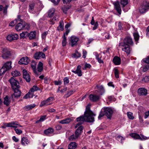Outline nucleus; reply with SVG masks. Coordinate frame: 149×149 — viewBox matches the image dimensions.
<instances>
[{"instance_id": "f257e3e1", "label": "nucleus", "mask_w": 149, "mask_h": 149, "mask_svg": "<svg viewBox=\"0 0 149 149\" xmlns=\"http://www.w3.org/2000/svg\"><path fill=\"white\" fill-rule=\"evenodd\" d=\"M90 106L89 104L86 106L84 116L77 118L76 119L77 122H81L83 123L84 121L92 123L94 121V116H95V114L90 109Z\"/></svg>"}, {"instance_id": "f03ea898", "label": "nucleus", "mask_w": 149, "mask_h": 149, "mask_svg": "<svg viewBox=\"0 0 149 149\" xmlns=\"http://www.w3.org/2000/svg\"><path fill=\"white\" fill-rule=\"evenodd\" d=\"M112 109L109 107H104L103 108L98 117V119H100L101 117L105 115L108 118H110L113 113Z\"/></svg>"}, {"instance_id": "7ed1b4c3", "label": "nucleus", "mask_w": 149, "mask_h": 149, "mask_svg": "<svg viewBox=\"0 0 149 149\" xmlns=\"http://www.w3.org/2000/svg\"><path fill=\"white\" fill-rule=\"evenodd\" d=\"M39 90H40V89L37 86H34L30 90L29 92L24 97V98L27 99L32 98L35 96V95H34V92Z\"/></svg>"}, {"instance_id": "20e7f679", "label": "nucleus", "mask_w": 149, "mask_h": 149, "mask_svg": "<svg viewBox=\"0 0 149 149\" xmlns=\"http://www.w3.org/2000/svg\"><path fill=\"white\" fill-rule=\"evenodd\" d=\"M11 61L7 62L5 64L0 70V76L4 74L7 70L10 69L12 68Z\"/></svg>"}, {"instance_id": "39448f33", "label": "nucleus", "mask_w": 149, "mask_h": 149, "mask_svg": "<svg viewBox=\"0 0 149 149\" xmlns=\"http://www.w3.org/2000/svg\"><path fill=\"white\" fill-rule=\"evenodd\" d=\"M130 135L132 138L140 140L141 141L146 140L148 139V137L145 136L142 134L140 136L136 133H132L130 134Z\"/></svg>"}, {"instance_id": "423d86ee", "label": "nucleus", "mask_w": 149, "mask_h": 149, "mask_svg": "<svg viewBox=\"0 0 149 149\" xmlns=\"http://www.w3.org/2000/svg\"><path fill=\"white\" fill-rule=\"evenodd\" d=\"M149 9V3L144 2L139 8V11L140 13H144L148 11Z\"/></svg>"}, {"instance_id": "0eeeda50", "label": "nucleus", "mask_w": 149, "mask_h": 149, "mask_svg": "<svg viewBox=\"0 0 149 149\" xmlns=\"http://www.w3.org/2000/svg\"><path fill=\"white\" fill-rule=\"evenodd\" d=\"M69 40L70 44L71 45L72 47H73L77 45L79 39L75 36H72L70 37Z\"/></svg>"}, {"instance_id": "6e6552de", "label": "nucleus", "mask_w": 149, "mask_h": 149, "mask_svg": "<svg viewBox=\"0 0 149 149\" xmlns=\"http://www.w3.org/2000/svg\"><path fill=\"white\" fill-rule=\"evenodd\" d=\"M12 86L13 89L15 88H19V85L18 82L13 78L12 77L9 80Z\"/></svg>"}, {"instance_id": "1a4fd4ad", "label": "nucleus", "mask_w": 149, "mask_h": 149, "mask_svg": "<svg viewBox=\"0 0 149 149\" xmlns=\"http://www.w3.org/2000/svg\"><path fill=\"white\" fill-rule=\"evenodd\" d=\"M119 46L121 47L122 50L125 52L127 54H129L130 52V47L129 45L127 44H124V43H120Z\"/></svg>"}, {"instance_id": "9d476101", "label": "nucleus", "mask_w": 149, "mask_h": 149, "mask_svg": "<svg viewBox=\"0 0 149 149\" xmlns=\"http://www.w3.org/2000/svg\"><path fill=\"white\" fill-rule=\"evenodd\" d=\"M2 57L3 59L7 58L10 55V51L9 49L4 48L2 49Z\"/></svg>"}, {"instance_id": "9b49d317", "label": "nucleus", "mask_w": 149, "mask_h": 149, "mask_svg": "<svg viewBox=\"0 0 149 149\" xmlns=\"http://www.w3.org/2000/svg\"><path fill=\"white\" fill-rule=\"evenodd\" d=\"M18 35L16 33H12L8 35L6 39L10 41H11L14 40H16L18 38Z\"/></svg>"}, {"instance_id": "f8f14e48", "label": "nucleus", "mask_w": 149, "mask_h": 149, "mask_svg": "<svg viewBox=\"0 0 149 149\" xmlns=\"http://www.w3.org/2000/svg\"><path fill=\"white\" fill-rule=\"evenodd\" d=\"M30 62V60L27 57H23L20 59L18 63L21 65H27Z\"/></svg>"}, {"instance_id": "ddd939ff", "label": "nucleus", "mask_w": 149, "mask_h": 149, "mask_svg": "<svg viewBox=\"0 0 149 149\" xmlns=\"http://www.w3.org/2000/svg\"><path fill=\"white\" fill-rule=\"evenodd\" d=\"M23 77L25 79L27 82H29L31 80V78L30 75L27 72L26 70L24 69L23 70Z\"/></svg>"}, {"instance_id": "4468645a", "label": "nucleus", "mask_w": 149, "mask_h": 149, "mask_svg": "<svg viewBox=\"0 0 149 149\" xmlns=\"http://www.w3.org/2000/svg\"><path fill=\"white\" fill-rule=\"evenodd\" d=\"M100 96L95 94H91L89 96V98L91 100L95 102L98 101L100 98Z\"/></svg>"}, {"instance_id": "2eb2a0df", "label": "nucleus", "mask_w": 149, "mask_h": 149, "mask_svg": "<svg viewBox=\"0 0 149 149\" xmlns=\"http://www.w3.org/2000/svg\"><path fill=\"white\" fill-rule=\"evenodd\" d=\"M19 88H15V89H13L14 93L12 95V97L13 98L14 97H19L21 95V92L20 91L19 89Z\"/></svg>"}, {"instance_id": "dca6fc26", "label": "nucleus", "mask_w": 149, "mask_h": 149, "mask_svg": "<svg viewBox=\"0 0 149 149\" xmlns=\"http://www.w3.org/2000/svg\"><path fill=\"white\" fill-rule=\"evenodd\" d=\"M113 4L114 5V8L117 10V12L120 14L121 12V10L119 1H117L114 2H113Z\"/></svg>"}, {"instance_id": "f3484780", "label": "nucleus", "mask_w": 149, "mask_h": 149, "mask_svg": "<svg viewBox=\"0 0 149 149\" xmlns=\"http://www.w3.org/2000/svg\"><path fill=\"white\" fill-rule=\"evenodd\" d=\"M17 122H12L10 123H7L6 124L5 126L7 127H11L16 128L18 127H21L17 123Z\"/></svg>"}, {"instance_id": "a211bd4d", "label": "nucleus", "mask_w": 149, "mask_h": 149, "mask_svg": "<svg viewBox=\"0 0 149 149\" xmlns=\"http://www.w3.org/2000/svg\"><path fill=\"white\" fill-rule=\"evenodd\" d=\"M45 54L42 52H38L36 53L34 55V58L36 59H39L41 58H45Z\"/></svg>"}, {"instance_id": "6ab92c4d", "label": "nucleus", "mask_w": 149, "mask_h": 149, "mask_svg": "<svg viewBox=\"0 0 149 149\" xmlns=\"http://www.w3.org/2000/svg\"><path fill=\"white\" fill-rule=\"evenodd\" d=\"M25 26V23L22 22L18 23L16 26L15 29L17 31H19L24 29Z\"/></svg>"}, {"instance_id": "aec40b11", "label": "nucleus", "mask_w": 149, "mask_h": 149, "mask_svg": "<svg viewBox=\"0 0 149 149\" xmlns=\"http://www.w3.org/2000/svg\"><path fill=\"white\" fill-rule=\"evenodd\" d=\"M138 93L140 95H146L147 94V91L144 88H141L139 89Z\"/></svg>"}, {"instance_id": "412c9836", "label": "nucleus", "mask_w": 149, "mask_h": 149, "mask_svg": "<svg viewBox=\"0 0 149 149\" xmlns=\"http://www.w3.org/2000/svg\"><path fill=\"white\" fill-rule=\"evenodd\" d=\"M30 142L26 137H24L22 138L21 143L23 146H26L29 144Z\"/></svg>"}, {"instance_id": "4be33fe9", "label": "nucleus", "mask_w": 149, "mask_h": 149, "mask_svg": "<svg viewBox=\"0 0 149 149\" xmlns=\"http://www.w3.org/2000/svg\"><path fill=\"white\" fill-rule=\"evenodd\" d=\"M121 43H124V44L132 45L133 44V42L132 38L130 37H127L125 38L123 42Z\"/></svg>"}, {"instance_id": "5701e85b", "label": "nucleus", "mask_w": 149, "mask_h": 149, "mask_svg": "<svg viewBox=\"0 0 149 149\" xmlns=\"http://www.w3.org/2000/svg\"><path fill=\"white\" fill-rule=\"evenodd\" d=\"M84 127L82 126H79L75 132V134L78 137H79L81 135L82 132V130Z\"/></svg>"}, {"instance_id": "b1692460", "label": "nucleus", "mask_w": 149, "mask_h": 149, "mask_svg": "<svg viewBox=\"0 0 149 149\" xmlns=\"http://www.w3.org/2000/svg\"><path fill=\"white\" fill-rule=\"evenodd\" d=\"M36 64L35 62L33 61L31 62V67L34 72L37 76L39 74L37 71L36 68Z\"/></svg>"}, {"instance_id": "393cba45", "label": "nucleus", "mask_w": 149, "mask_h": 149, "mask_svg": "<svg viewBox=\"0 0 149 149\" xmlns=\"http://www.w3.org/2000/svg\"><path fill=\"white\" fill-rule=\"evenodd\" d=\"M81 69V66L80 65H78L77 67L76 70H72V71L75 74H77L78 76H81L82 75V73Z\"/></svg>"}, {"instance_id": "a878e982", "label": "nucleus", "mask_w": 149, "mask_h": 149, "mask_svg": "<svg viewBox=\"0 0 149 149\" xmlns=\"http://www.w3.org/2000/svg\"><path fill=\"white\" fill-rule=\"evenodd\" d=\"M36 32L35 31H31L29 33H28V37L29 39L32 40L36 38Z\"/></svg>"}, {"instance_id": "bb28decb", "label": "nucleus", "mask_w": 149, "mask_h": 149, "mask_svg": "<svg viewBox=\"0 0 149 149\" xmlns=\"http://www.w3.org/2000/svg\"><path fill=\"white\" fill-rule=\"evenodd\" d=\"M113 62L116 65H120L121 63L120 58L117 56H115L113 58Z\"/></svg>"}, {"instance_id": "cd10ccee", "label": "nucleus", "mask_w": 149, "mask_h": 149, "mask_svg": "<svg viewBox=\"0 0 149 149\" xmlns=\"http://www.w3.org/2000/svg\"><path fill=\"white\" fill-rule=\"evenodd\" d=\"M59 26L57 27V30L58 31H62L64 29V23L63 20H61L59 23Z\"/></svg>"}, {"instance_id": "c85d7f7f", "label": "nucleus", "mask_w": 149, "mask_h": 149, "mask_svg": "<svg viewBox=\"0 0 149 149\" xmlns=\"http://www.w3.org/2000/svg\"><path fill=\"white\" fill-rule=\"evenodd\" d=\"M54 129L50 127L45 130L44 133L45 135H49L52 134L54 132Z\"/></svg>"}, {"instance_id": "c756f323", "label": "nucleus", "mask_w": 149, "mask_h": 149, "mask_svg": "<svg viewBox=\"0 0 149 149\" xmlns=\"http://www.w3.org/2000/svg\"><path fill=\"white\" fill-rule=\"evenodd\" d=\"M35 106L36 105L35 104L28 105L25 106L24 107V109L25 110L28 111L32 109L35 107Z\"/></svg>"}, {"instance_id": "7c9ffc66", "label": "nucleus", "mask_w": 149, "mask_h": 149, "mask_svg": "<svg viewBox=\"0 0 149 149\" xmlns=\"http://www.w3.org/2000/svg\"><path fill=\"white\" fill-rule=\"evenodd\" d=\"M72 121V119L70 118H68L66 119L61 120L59 122L60 123L62 124H68L70 123Z\"/></svg>"}, {"instance_id": "2f4dec72", "label": "nucleus", "mask_w": 149, "mask_h": 149, "mask_svg": "<svg viewBox=\"0 0 149 149\" xmlns=\"http://www.w3.org/2000/svg\"><path fill=\"white\" fill-rule=\"evenodd\" d=\"M43 64L41 62H39L38 63L37 67V72H40L43 70Z\"/></svg>"}, {"instance_id": "473e14b6", "label": "nucleus", "mask_w": 149, "mask_h": 149, "mask_svg": "<svg viewBox=\"0 0 149 149\" xmlns=\"http://www.w3.org/2000/svg\"><path fill=\"white\" fill-rule=\"evenodd\" d=\"M35 5V3H30L29 4V11L30 12H31L33 10Z\"/></svg>"}, {"instance_id": "72a5a7b5", "label": "nucleus", "mask_w": 149, "mask_h": 149, "mask_svg": "<svg viewBox=\"0 0 149 149\" xmlns=\"http://www.w3.org/2000/svg\"><path fill=\"white\" fill-rule=\"evenodd\" d=\"M96 58L100 63H103V61L101 59V54L96 53L95 54Z\"/></svg>"}, {"instance_id": "f704fd0d", "label": "nucleus", "mask_w": 149, "mask_h": 149, "mask_svg": "<svg viewBox=\"0 0 149 149\" xmlns=\"http://www.w3.org/2000/svg\"><path fill=\"white\" fill-rule=\"evenodd\" d=\"M47 116L45 115L44 116H41L40 119L36 121V123H38L40 122H42L44 121L47 119Z\"/></svg>"}, {"instance_id": "c9c22d12", "label": "nucleus", "mask_w": 149, "mask_h": 149, "mask_svg": "<svg viewBox=\"0 0 149 149\" xmlns=\"http://www.w3.org/2000/svg\"><path fill=\"white\" fill-rule=\"evenodd\" d=\"M77 145L75 142H72L68 145V148L71 149H74L77 147Z\"/></svg>"}, {"instance_id": "e433bc0d", "label": "nucleus", "mask_w": 149, "mask_h": 149, "mask_svg": "<svg viewBox=\"0 0 149 149\" xmlns=\"http://www.w3.org/2000/svg\"><path fill=\"white\" fill-rule=\"evenodd\" d=\"M11 74L14 77L19 76L21 74L19 72L16 70L13 71L11 72Z\"/></svg>"}, {"instance_id": "4c0bfd02", "label": "nucleus", "mask_w": 149, "mask_h": 149, "mask_svg": "<svg viewBox=\"0 0 149 149\" xmlns=\"http://www.w3.org/2000/svg\"><path fill=\"white\" fill-rule=\"evenodd\" d=\"M55 12V9L54 8L50 9L48 11V15L49 17L53 16Z\"/></svg>"}, {"instance_id": "58836bf2", "label": "nucleus", "mask_w": 149, "mask_h": 149, "mask_svg": "<svg viewBox=\"0 0 149 149\" xmlns=\"http://www.w3.org/2000/svg\"><path fill=\"white\" fill-rule=\"evenodd\" d=\"M62 38L63 39L62 41V46L64 47L66 45L67 43L66 38L65 36V35L63 36Z\"/></svg>"}, {"instance_id": "ea45409f", "label": "nucleus", "mask_w": 149, "mask_h": 149, "mask_svg": "<svg viewBox=\"0 0 149 149\" xmlns=\"http://www.w3.org/2000/svg\"><path fill=\"white\" fill-rule=\"evenodd\" d=\"M49 102L47 100L42 101L40 104V107H42L44 105H48L50 104L49 103Z\"/></svg>"}, {"instance_id": "a19ab883", "label": "nucleus", "mask_w": 149, "mask_h": 149, "mask_svg": "<svg viewBox=\"0 0 149 149\" xmlns=\"http://www.w3.org/2000/svg\"><path fill=\"white\" fill-rule=\"evenodd\" d=\"M28 36V33L27 32H23L20 34L21 38H25L26 36Z\"/></svg>"}, {"instance_id": "79ce46f5", "label": "nucleus", "mask_w": 149, "mask_h": 149, "mask_svg": "<svg viewBox=\"0 0 149 149\" xmlns=\"http://www.w3.org/2000/svg\"><path fill=\"white\" fill-rule=\"evenodd\" d=\"M10 103V101L9 100V99L7 96H6L4 98V101L3 103L4 104H5L7 106H8L9 105Z\"/></svg>"}, {"instance_id": "37998d69", "label": "nucleus", "mask_w": 149, "mask_h": 149, "mask_svg": "<svg viewBox=\"0 0 149 149\" xmlns=\"http://www.w3.org/2000/svg\"><path fill=\"white\" fill-rule=\"evenodd\" d=\"M78 137L75 134V135L73 134L70 136L69 138V139L71 141H74L76 139H77Z\"/></svg>"}, {"instance_id": "c03bdc74", "label": "nucleus", "mask_w": 149, "mask_h": 149, "mask_svg": "<svg viewBox=\"0 0 149 149\" xmlns=\"http://www.w3.org/2000/svg\"><path fill=\"white\" fill-rule=\"evenodd\" d=\"M128 3V0H121L120 3L123 7H125Z\"/></svg>"}, {"instance_id": "a18cd8bd", "label": "nucleus", "mask_w": 149, "mask_h": 149, "mask_svg": "<svg viewBox=\"0 0 149 149\" xmlns=\"http://www.w3.org/2000/svg\"><path fill=\"white\" fill-rule=\"evenodd\" d=\"M73 56L74 57L76 58L80 57L81 54L78 51H76L75 53L73 54Z\"/></svg>"}, {"instance_id": "49530a36", "label": "nucleus", "mask_w": 149, "mask_h": 149, "mask_svg": "<svg viewBox=\"0 0 149 149\" xmlns=\"http://www.w3.org/2000/svg\"><path fill=\"white\" fill-rule=\"evenodd\" d=\"M133 36L135 41H137L138 40L139 38V36L138 33L135 32L134 33Z\"/></svg>"}, {"instance_id": "de8ad7c7", "label": "nucleus", "mask_w": 149, "mask_h": 149, "mask_svg": "<svg viewBox=\"0 0 149 149\" xmlns=\"http://www.w3.org/2000/svg\"><path fill=\"white\" fill-rule=\"evenodd\" d=\"M75 92V91L74 90L70 91L68 92L65 95V96H66V97H69L71 95L73 94Z\"/></svg>"}, {"instance_id": "09e8293b", "label": "nucleus", "mask_w": 149, "mask_h": 149, "mask_svg": "<svg viewBox=\"0 0 149 149\" xmlns=\"http://www.w3.org/2000/svg\"><path fill=\"white\" fill-rule=\"evenodd\" d=\"M116 139L118 140H120L121 143H123V140H125V139L121 136H118L116 137Z\"/></svg>"}, {"instance_id": "8fccbe9b", "label": "nucleus", "mask_w": 149, "mask_h": 149, "mask_svg": "<svg viewBox=\"0 0 149 149\" xmlns=\"http://www.w3.org/2000/svg\"><path fill=\"white\" fill-rule=\"evenodd\" d=\"M127 115L128 118L131 119H133L134 118V117L133 116V113H132L130 112H129L127 113Z\"/></svg>"}, {"instance_id": "3c124183", "label": "nucleus", "mask_w": 149, "mask_h": 149, "mask_svg": "<svg viewBox=\"0 0 149 149\" xmlns=\"http://www.w3.org/2000/svg\"><path fill=\"white\" fill-rule=\"evenodd\" d=\"M114 74L116 78H118L119 76L118 74V70L116 68H114Z\"/></svg>"}, {"instance_id": "603ef678", "label": "nucleus", "mask_w": 149, "mask_h": 149, "mask_svg": "<svg viewBox=\"0 0 149 149\" xmlns=\"http://www.w3.org/2000/svg\"><path fill=\"white\" fill-rule=\"evenodd\" d=\"M69 9V8H68L65 6H64L62 8V9L63 12L65 14L67 13V12Z\"/></svg>"}, {"instance_id": "864d4df0", "label": "nucleus", "mask_w": 149, "mask_h": 149, "mask_svg": "<svg viewBox=\"0 0 149 149\" xmlns=\"http://www.w3.org/2000/svg\"><path fill=\"white\" fill-rule=\"evenodd\" d=\"M142 81L144 82H147L149 81V76H145L142 79Z\"/></svg>"}, {"instance_id": "5fc2aeb1", "label": "nucleus", "mask_w": 149, "mask_h": 149, "mask_svg": "<svg viewBox=\"0 0 149 149\" xmlns=\"http://www.w3.org/2000/svg\"><path fill=\"white\" fill-rule=\"evenodd\" d=\"M60 0H51V1L55 5H57L59 3Z\"/></svg>"}, {"instance_id": "6e6d98bb", "label": "nucleus", "mask_w": 149, "mask_h": 149, "mask_svg": "<svg viewBox=\"0 0 149 149\" xmlns=\"http://www.w3.org/2000/svg\"><path fill=\"white\" fill-rule=\"evenodd\" d=\"M14 130L15 131L16 133L18 134H20L22 133V131L20 130L17 129L15 128L14 129Z\"/></svg>"}, {"instance_id": "4d7b16f0", "label": "nucleus", "mask_w": 149, "mask_h": 149, "mask_svg": "<svg viewBox=\"0 0 149 149\" xmlns=\"http://www.w3.org/2000/svg\"><path fill=\"white\" fill-rule=\"evenodd\" d=\"M104 35L105 38L106 39H109L111 38V36L109 33H104Z\"/></svg>"}, {"instance_id": "13d9d810", "label": "nucleus", "mask_w": 149, "mask_h": 149, "mask_svg": "<svg viewBox=\"0 0 149 149\" xmlns=\"http://www.w3.org/2000/svg\"><path fill=\"white\" fill-rule=\"evenodd\" d=\"M64 82L65 85L67 84L69 82V80L68 78L67 77L65 78L64 79Z\"/></svg>"}, {"instance_id": "bf43d9fd", "label": "nucleus", "mask_w": 149, "mask_h": 149, "mask_svg": "<svg viewBox=\"0 0 149 149\" xmlns=\"http://www.w3.org/2000/svg\"><path fill=\"white\" fill-rule=\"evenodd\" d=\"M56 17H55L50 20V24H53L54 23V21L56 20Z\"/></svg>"}, {"instance_id": "052dcab7", "label": "nucleus", "mask_w": 149, "mask_h": 149, "mask_svg": "<svg viewBox=\"0 0 149 149\" xmlns=\"http://www.w3.org/2000/svg\"><path fill=\"white\" fill-rule=\"evenodd\" d=\"M48 33L47 31L45 32H44L42 34V39H45L46 38V37Z\"/></svg>"}, {"instance_id": "680f3d73", "label": "nucleus", "mask_w": 149, "mask_h": 149, "mask_svg": "<svg viewBox=\"0 0 149 149\" xmlns=\"http://www.w3.org/2000/svg\"><path fill=\"white\" fill-rule=\"evenodd\" d=\"M94 26L93 28V30H95L97 29L98 26V22L96 21V22H95V24H94Z\"/></svg>"}, {"instance_id": "e2e57ef3", "label": "nucleus", "mask_w": 149, "mask_h": 149, "mask_svg": "<svg viewBox=\"0 0 149 149\" xmlns=\"http://www.w3.org/2000/svg\"><path fill=\"white\" fill-rule=\"evenodd\" d=\"M149 66H144L143 69V72H146L149 69Z\"/></svg>"}, {"instance_id": "0e129e2a", "label": "nucleus", "mask_w": 149, "mask_h": 149, "mask_svg": "<svg viewBox=\"0 0 149 149\" xmlns=\"http://www.w3.org/2000/svg\"><path fill=\"white\" fill-rule=\"evenodd\" d=\"M143 61L144 62L149 64V57H148L146 58L143 59Z\"/></svg>"}, {"instance_id": "69168bd1", "label": "nucleus", "mask_w": 149, "mask_h": 149, "mask_svg": "<svg viewBox=\"0 0 149 149\" xmlns=\"http://www.w3.org/2000/svg\"><path fill=\"white\" fill-rule=\"evenodd\" d=\"M87 54V52L86 50H83V58H85L86 57Z\"/></svg>"}, {"instance_id": "338daca9", "label": "nucleus", "mask_w": 149, "mask_h": 149, "mask_svg": "<svg viewBox=\"0 0 149 149\" xmlns=\"http://www.w3.org/2000/svg\"><path fill=\"white\" fill-rule=\"evenodd\" d=\"M149 116V111L146 112L145 113L144 118L145 119L147 118Z\"/></svg>"}, {"instance_id": "774afa93", "label": "nucleus", "mask_w": 149, "mask_h": 149, "mask_svg": "<svg viewBox=\"0 0 149 149\" xmlns=\"http://www.w3.org/2000/svg\"><path fill=\"white\" fill-rule=\"evenodd\" d=\"M62 128V126L60 125H58L56 127V129L58 130H61Z\"/></svg>"}]
</instances>
